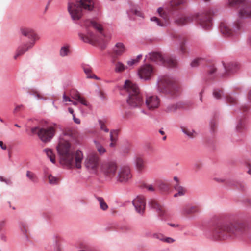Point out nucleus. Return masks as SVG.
Listing matches in <instances>:
<instances>
[{
  "label": "nucleus",
  "mask_w": 251,
  "mask_h": 251,
  "mask_svg": "<svg viewBox=\"0 0 251 251\" xmlns=\"http://www.w3.org/2000/svg\"><path fill=\"white\" fill-rule=\"evenodd\" d=\"M203 234L206 238L214 241L242 239L251 235V225L238 220L234 215H228L224 219L213 222L204 230Z\"/></svg>",
  "instance_id": "1"
},
{
  "label": "nucleus",
  "mask_w": 251,
  "mask_h": 251,
  "mask_svg": "<svg viewBox=\"0 0 251 251\" xmlns=\"http://www.w3.org/2000/svg\"><path fill=\"white\" fill-rule=\"evenodd\" d=\"M74 138L73 132L70 129H65L59 138L58 145L56 147L61 161L68 167H71L74 164V157L75 167L81 168V162L83 158L82 152L77 150L75 155L71 148L70 141Z\"/></svg>",
  "instance_id": "2"
},
{
  "label": "nucleus",
  "mask_w": 251,
  "mask_h": 251,
  "mask_svg": "<svg viewBox=\"0 0 251 251\" xmlns=\"http://www.w3.org/2000/svg\"><path fill=\"white\" fill-rule=\"evenodd\" d=\"M94 7L93 0H69L67 8L72 19L75 21L80 19L84 11H92Z\"/></svg>",
  "instance_id": "3"
},
{
  "label": "nucleus",
  "mask_w": 251,
  "mask_h": 251,
  "mask_svg": "<svg viewBox=\"0 0 251 251\" xmlns=\"http://www.w3.org/2000/svg\"><path fill=\"white\" fill-rule=\"evenodd\" d=\"M194 21H196L202 28L208 30L212 25L211 12H203L196 16L179 15L175 22L179 25H184Z\"/></svg>",
  "instance_id": "4"
},
{
  "label": "nucleus",
  "mask_w": 251,
  "mask_h": 251,
  "mask_svg": "<svg viewBox=\"0 0 251 251\" xmlns=\"http://www.w3.org/2000/svg\"><path fill=\"white\" fill-rule=\"evenodd\" d=\"M124 89L128 93L126 101L130 108H140L144 105L145 99L136 84L127 80L125 82Z\"/></svg>",
  "instance_id": "5"
},
{
  "label": "nucleus",
  "mask_w": 251,
  "mask_h": 251,
  "mask_svg": "<svg viewBox=\"0 0 251 251\" xmlns=\"http://www.w3.org/2000/svg\"><path fill=\"white\" fill-rule=\"evenodd\" d=\"M22 35L27 37L30 41L23 43L17 49L14 58L17 59L18 57L25 54L26 51L33 47L37 40L39 39V36L33 29L30 28L23 27L20 29Z\"/></svg>",
  "instance_id": "6"
},
{
  "label": "nucleus",
  "mask_w": 251,
  "mask_h": 251,
  "mask_svg": "<svg viewBox=\"0 0 251 251\" xmlns=\"http://www.w3.org/2000/svg\"><path fill=\"white\" fill-rule=\"evenodd\" d=\"M224 70L222 72H217V68L214 66H210L207 67V77L208 79H212L216 76L221 77L226 76L236 72L239 69V64L237 63L229 62L226 64L222 63Z\"/></svg>",
  "instance_id": "7"
},
{
  "label": "nucleus",
  "mask_w": 251,
  "mask_h": 251,
  "mask_svg": "<svg viewBox=\"0 0 251 251\" xmlns=\"http://www.w3.org/2000/svg\"><path fill=\"white\" fill-rule=\"evenodd\" d=\"M157 83L158 90L161 93L174 95L178 91L176 79L170 75L159 76Z\"/></svg>",
  "instance_id": "8"
},
{
  "label": "nucleus",
  "mask_w": 251,
  "mask_h": 251,
  "mask_svg": "<svg viewBox=\"0 0 251 251\" xmlns=\"http://www.w3.org/2000/svg\"><path fill=\"white\" fill-rule=\"evenodd\" d=\"M84 25L86 28V34L82 33H79V37L83 42L85 43H91L93 42H99L98 37L89 29L90 27H93L99 33L103 35V28L101 25L98 24L95 21L87 20L84 22Z\"/></svg>",
  "instance_id": "9"
},
{
  "label": "nucleus",
  "mask_w": 251,
  "mask_h": 251,
  "mask_svg": "<svg viewBox=\"0 0 251 251\" xmlns=\"http://www.w3.org/2000/svg\"><path fill=\"white\" fill-rule=\"evenodd\" d=\"M55 128L53 126L41 127L37 126L31 128L30 135H38L43 142H50L55 135Z\"/></svg>",
  "instance_id": "10"
},
{
  "label": "nucleus",
  "mask_w": 251,
  "mask_h": 251,
  "mask_svg": "<svg viewBox=\"0 0 251 251\" xmlns=\"http://www.w3.org/2000/svg\"><path fill=\"white\" fill-rule=\"evenodd\" d=\"M227 4L230 7L242 4L238 13L239 17L243 19L251 17V2L246 0H227Z\"/></svg>",
  "instance_id": "11"
},
{
  "label": "nucleus",
  "mask_w": 251,
  "mask_h": 251,
  "mask_svg": "<svg viewBox=\"0 0 251 251\" xmlns=\"http://www.w3.org/2000/svg\"><path fill=\"white\" fill-rule=\"evenodd\" d=\"M149 58L158 65H162L170 68H175L177 61L175 58L164 57L158 52H151L149 54Z\"/></svg>",
  "instance_id": "12"
},
{
  "label": "nucleus",
  "mask_w": 251,
  "mask_h": 251,
  "mask_svg": "<svg viewBox=\"0 0 251 251\" xmlns=\"http://www.w3.org/2000/svg\"><path fill=\"white\" fill-rule=\"evenodd\" d=\"M117 166L115 162L110 161H103L101 165V171L107 180H111L116 176Z\"/></svg>",
  "instance_id": "13"
},
{
  "label": "nucleus",
  "mask_w": 251,
  "mask_h": 251,
  "mask_svg": "<svg viewBox=\"0 0 251 251\" xmlns=\"http://www.w3.org/2000/svg\"><path fill=\"white\" fill-rule=\"evenodd\" d=\"M100 160L96 152H90L85 160V166L89 171L95 172L99 166Z\"/></svg>",
  "instance_id": "14"
},
{
  "label": "nucleus",
  "mask_w": 251,
  "mask_h": 251,
  "mask_svg": "<svg viewBox=\"0 0 251 251\" xmlns=\"http://www.w3.org/2000/svg\"><path fill=\"white\" fill-rule=\"evenodd\" d=\"M233 30H231L228 24L226 22H222L219 25L222 34L227 37L233 36L237 34V32L241 27L240 22H238L233 25Z\"/></svg>",
  "instance_id": "15"
},
{
  "label": "nucleus",
  "mask_w": 251,
  "mask_h": 251,
  "mask_svg": "<svg viewBox=\"0 0 251 251\" xmlns=\"http://www.w3.org/2000/svg\"><path fill=\"white\" fill-rule=\"evenodd\" d=\"M132 178L130 170L128 166H123L120 168L116 177L118 182L126 184Z\"/></svg>",
  "instance_id": "16"
},
{
  "label": "nucleus",
  "mask_w": 251,
  "mask_h": 251,
  "mask_svg": "<svg viewBox=\"0 0 251 251\" xmlns=\"http://www.w3.org/2000/svg\"><path fill=\"white\" fill-rule=\"evenodd\" d=\"M132 202L136 211L140 215H143L146 205L145 198L142 195L137 196Z\"/></svg>",
  "instance_id": "17"
},
{
  "label": "nucleus",
  "mask_w": 251,
  "mask_h": 251,
  "mask_svg": "<svg viewBox=\"0 0 251 251\" xmlns=\"http://www.w3.org/2000/svg\"><path fill=\"white\" fill-rule=\"evenodd\" d=\"M160 104V100L158 97L151 96L147 97L145 100L144 105L150 110L157 108Z\"/></svg>",
  "instance_id": "18"
},
{
  "label": "nucleus",
  "mask_w": 251,
  "mask_h": 251,
  "mask_svg": "<svg viewBox=\"0 0 251 251\" xmlns=\"http://www.w3.org/2000/svg\"><path fill=\"white\" fill-rule=\"evenodd\" d=\"M153 72V69L151 66L150 65H145L139 69L138 75L141 79L147 80L150 78L151 75Z\"/></svg>",
  "instance_id": "19"
},
{
  "label": "nucleus",
  "mask_w": 251,
  "mask_h": 251,
  "mask_svg": "<svg viewBox=\"0 0 251 251\" xmlns=\"http://www.w3.org/2000/svg\"><path fill=\"white\" fill-rule=\"evenodd\" d=\"M126 14L131 20H134L135 16L143 17V14L140 8L137 5L132 3L129 4V8L126 10Z\"/></svg>",
  "instance_id": "20"
},
{
  "label": "nucleus",
  "mask_w": 251,
  "mask_h": 251,
  "mask_svg": "<svg viewBox=\"0 0 251 251\" xmlns=\"http://www.w3.org/2000/svg\"><path fill=\"white\" fill-rule=\"evenodd\" d=\"M198 205L192 204H187L184 205L181 209L182 214H191L200 212Z\"/></svg>",
  "instance_id": "21"
},
{
  "label": "nucleus",
  "mask_w": 251,
  "mask_h": 251,
  "mask_svg": "<svg viewBox=\"0 0 251 251\" xmlns=\"http://www.w3.org/2000/svg\"><path fill=\"white\" fill-rule=\"evenodd\" d=\"M155 212L157 213L158 217L162 221H166L168 218V214L162 205H160L158 208L156 209Z\"/></svg>",
  "instance_id": "22"
},
{
  "label": "nucleus",
  "mask_w": 251,
  "mask_h": 251,
  "mask_svg": "<svg viewBox=\"0 0 251 251\" xmlns=\"http://www.w3.org/2000/svg\"><path fill=\"white\" fill-rule=\"evenodd\" d=\"M71 53V46L69 44H65L60 48L59 55L64 57L69 55Z\"/></svg>",
  "instance_id": "23"
},
{
  "label": "nucleus",
  "mask_w": 251,
  "mask_h": 251,
  "mask_svg": "<svg viewBox=\"0 0 251 251\" xmlns=\"http://www.w3.org/2000/svg\"><path fill=\"white\" fill-rule=\"evenodd\" d=\"M125 50L126 49L124 45L121 42L116 43L113 48V51L117 56L121 55Z\"/></svg>",
  "instance_id": "24"
},
{
  "label": "nucleus",
  "mask_w": 251,
  "mask_h": 251,
  "mask_svg": "<svg viewBox=\"0 0 251 251\" xmlns=\"http://www.w3.org/2000/svg\"><path fill=\"white\" fill-rule=\"evenodd\" d=\"M237 94L236 93H231L229 94L226 95L224 96V98L226 100L227 103L231 105H235L237 103V98L235 97L233 95Z\"/></svg>",
  "instance_id": "25"
},
{
  "label": "nucleus",
  "mask_w": 251,
  "mask_h": 251,
  "mask_svg": "<svg viewBox=\"0 0 251 251\" xmlns=\"http://www.w3.org/2000/svg\"><path fill=\"white\" fill-rule=\"evenodd\" d=\"M183 104L181 102H178L176 104H169L168 105L166 109V111L167 112H175L177 108H183Z\"/></svg>",
  "instance_id": "26"
},
{
  "label": "nucleus",
  "mask_w": 251,
  "mask_h": 251,
  "mask_svg": "<svg viewBox=\"0 0 251 251\" xmlns=\"http://www.w3.org/2000/svg\"><path fill=\"white\" fill-rule=\"evenodd\" d=\"M157 187L159 190L163 193L168 192L170 190V185L162 181L158 182Z\"/></svg>",
  "instance_id": "27"
},
{
  "label": "nucleus",
  "mask_w": 251,
  "mask_h": 251,
  "mask_svg": "<svg viewBox=\"0 0 251 251\" xmlns=\"http://www.w3.org/2000/svg\"><path fill=\"white\" fill-rule=\"evenodd\" d=\"M135 164L139 171H142L145 168V163L143 159L140 157H136L134 160Z\"/></svg>",
  "instance_id": "28"
},
{
  "label": "nucleus",
  "mask_w": 251,
  "mask_h": 251,
  "mask_svg": "<svg viewBox=\"0 0 251 251\" xmlns=\"http://www.w3.org/2000/svg\"><path fill=\"white\" fill-rule=\"evenodd\" d=\"M228 183L229 185L235 186L237 188L242 191L245 189V185L241 181L232 180L229 181Z\"/></svg>",
  "instance_id": "29"
},
{
  "label": "nucleus",
  "mask_w": 251,
  "mask_h": 251,
  "mask_svg": "<svg viewBox=\"0 0 251 251\" xmlns=\"http://www.w3.org/2000/svg\"><path fill=\"white\" fill-rule=\"evenodd\" d=\"M44 151L46 152L47 157L50 159V162L54 164L55 163V158L52 151L50 149L47 148L44 150Z\"/></svg>",
  "instance_id": "30"
},
{
  "label": "nucleus",
  "mask_w": 251,
  "mask_h": 251,
  "mask_svg": "<svg viewBox=\"0 0 251 251\" xmlns=\"http://www.w3.org/2000/svg\"><path fill=\"white\" fill-rule=\"evenodd\" d=\"M94 142L95 143L96 148L100 154L103 155L106 152V149L105 148L102 146L99 142L96 140H94Z\"/></svg>",
  "instance_id": "31"
},
{
  "label": "nucleus",
  "mask_w": 251,
  "mask_h": 251,
  "mask_svg": "<svg viewBox=\"0 0 251 251\" xmlns=\"http://www.w3.org/2000/svg\"><path fill=\"white\" fill-rule=\"evenodd\" d=\"M127 69V67L121 62H117L115 65V71L116 73H120Z\"/></svg>",
  "instance_id": "32"
},
{
  "label": "nucleus",
  "mask_w": 251,
  "mask_h": 251,
  "mask_svg": "<svg viewBox=\"0 0 251 251\" xmlns=\"http://www.w3.org/2000/svg\"><path fill=\"white\" fill-rule=\"evenodd\" d=\"M182 132L187 135L188 137L192 138L195 136L196 134L195 131L193 129H189L185 128H181Z\"/></svg>",
  "instance_id": "33"
},
{
  "label": "nucleus",
  "mask_w": 251,
  "mask_h": 251,
  "mask_svg": "<svg viewBox=\"0 0 251 251\" xmlns=\"http://www.w3.org/2000/svg\"><path fill=\"white\" fill-rule=\"evenodd\" d=\"M97 200L99 202L100 207L102 210H106L108 206L106 203L104 201V200L102 197H97Z\"/></svg>",
  "instance_id": "34"
},
{
  "label": "nucleus",
  "mask_w": 251,
  "mask_h": 251,
  "mask_svg": "<svg viewBox=\"0 0 251 251\" xmlns=\"http://www.w3.org/2000/svg\"><path fill=\"white\" fill-rule=\"evenodd\" d=\"M148 204L150 208L154 211L160 205L155 200L153 199H151L149 201Z\"/></svg>",
  "instance_id": "35"
},
{
  "label": "nucleus",
  "mask_w": 251,
  "mask_h": 251,
  "mask_svg": "<svg viewBox=\"0 0 251 251\" xmlns=\"http://www.w3.org/2000/svg\"><path fill=\"white\" fill-rule=\"evenodd\" d=\"M26 176L32 182L34 183H36L37 182V177L34 173L31 172L29 171H27L26 172Z\"/></svg>",
  "instance_id": "36"
},
{
  "label": "nucleus",
  "mask_w": 251,
  "mask_h": 251,
  "mask_svg": "<svg viewBox=\"0 0 251 251\" xmlns=\"http://www.w3.org/2000/svg\"><path fill=\"white\" fill-rule=\"evenodd\" d=\"M176 191L177 192L174 194V197H177L184 196L186 193V190L185 188L181 186L177 188V189H176Z\"/></svg>",
  "instance_id": "37"
},
{
  "label": "nucleus",
  "mask_w": 251,
  "mask_h": 251,
  "mask_svg": "<svg viewBox=\"0 0 251 251\" xmlns=\"http://www.w3.org/2000/svg\"><path fill=\"white\" fill-rule=\"evenodd\" d=\"M45 177H47L49 179V182L51 185L56 184L58 181V178L56 177L53 176L52 175H45Z\"/></svg>",
  "instance_id": "38"
},
{
  "label": "nucleus",
  "mask_w": 251,
  "mask_h": 251,
  "mask_svg": "<svg viewBox=\"0 0 251 251\" xmlns=\"http://www.w3.org/2000/svg\"><path fill=\"white\" fill-rule=\"evenodd\" d=\"M223 94V92L222 90L219 89H215L213 92V96L216 99H220Z\"/></svg>",
  "instance_id": "39"
},
{
  "label": "nucleus",
  "mask_w": 251,
  "mask_h": 251,
  "mask_svg": "<svg viewBox=\"0 0 251 251\" xmlns=\"http://www.w3.org/2000/svg\"><path fill=\"white\" fill-rule=\"evenodd\" d=\"M82 68L87 76L91 75L92 68L89 65L84 64L82 65Z\"/></svg>",
  "instance_id": "40"
},
{
  "label": "nucleus",
  "mask_w": 251,
  "mask_h": 251,
  "mask_svg": "<svg viewBox=\"0 0 251 251\" xmlns=\"http://www.w3.org/2000/svg\"><path fill=\"white\" fill-rule=\"evenodd\" d=\"M71 97L72 99L77 101L78 100H80V98L81 97L79 92L75 90H73L71 92Z\"/></svg>",
  "instance_id": "41"
},
{
  "label": "nucleus",
  "mask_w": 251,
  "mask_h": 251,
  "mask_svg": "<svg viewBox=\"0 0 251 251\" xmlns=\"http://www.w3.org/2000/svg\"><path fill=\"white\" fill-rule=\"evenodd\" d=\"M19 227L20 228L21 232L25 235L26 238H27V236L26 235V233L27 232L25 225L23 222H20L19 223Z\"/></svg>",
  "instance_id": "42"
},
{
  "label": "nucleus",
  "mask_w": 251,
  "mask_h": 251,
  "mask_svg": "<svg viewBox=\"0 0 251 251\" xmlns=\"http://www.w3.org/2000/svg\"><path fill=\"white\" fill-rule=\"evenodd\" d=\"M244 129H245V124L241 120H240L238 122V123L236 126V130L237 131L240 132V131H241L242 130H244Z\"/></svg>",
  "instance_id": "43"
},
{
  "label": "nucleus",
  "mask_w": 251,
  "mask_h": 251,
  "mask_svg": "<svg viewBox=\"0 0 251 251\" xmlns=\"http://www.w3.org/2000/svg\"><path fill=\"white\" fill-rule=\"evenodd\" d=\"M118 134V130H113L110 131V140L111 142H116V138L114 137V135L117 136Z\"/></svg>",
  "instance_id": "44"
},
{
  "label": "nucleus",
  "mask_w": 251,
  "mask_h": 251,
  "mask_svg": "<svg viewBox=\"0 0 251 251\" xmlns=\"http://www.w3.org/2000/svg\"><path fill=\"white\" fill-rule=\"evenodd\" d=\"M151 237L163 242L164 235L161 233H153L151 235Z\"/></svg>",
  "instance_id": "45"
},
{
  "label": "nucleus",
  "mask_w": 251,
  "mask_h": 251,
  "mask_svg": "<svg viewBox=\"0 0 251 251\" xmlns=\"http://www.w3.org/2000/svg\"><path fill=\"white\" fill-rule=\"evenodd\" d=\"M99 123L101 130H104L106 132H109V129L106 127L103 121L101 120H99Z\"/></svg>",
  "instance_id": "46"
},
{
  "label": "nucleus",
  "mask_w": 251,
  "mask_h": 251,
  "mask_svg": "<svg viewBox=\"0 0 251 251\" xmlns=\"http://www.w3.org/2000/svg\"><path fill=\"white\" fill-rule=\"evenodd\" d=\"M201 60V58L194 59L191 63V66L192 67H197L200 64Z\"/></svg>",
  "instance_id": "47"
},
{
  "label": "nucleus",
  "mask_w": 251,
  "mask_h": 251,
  "mask_svg": "<svg viewBox=\"0 0 251 251\" xmlns=\"http://www.w3.org/2000/svg\"><path fill=\"white\" fill-rule=\"evenodd\" d=\"M150 20L151 21L155 22L158 26H163V24L161 23L160 20L156 17H152L151 18Z\"/></svg>",
  "instance_id": "48"
},
{
  "label": "nucleus",
  "mask_w": 251,
  "mask_h": 251,
  "mask_svg": "<svg viewBox=\"0 0 251 251\" xmlns=\"http://www.w3.org/2000/svg\"><path fill=\"white\" fill-rule=\"evenodd\" d=\"M185 0H175L171 2V5L172 6H178L183 4L185 2Z\"/></svg>",
  "instance_id": "49"
},
{
  "label": "nucleus",
  "mask_w": 251,
  "mask_h": 251,
  "mask_svg": "<svg viewBox=\"0 0 251 251\" xmlns=\"http://www.w3.org/2000/svg\"><path fill=\"white\" fill-rule=\"evenodd\" d=\"M185 42L184 41L182 42L180 45L179 51L181 54H183L186 52V48L185 46Z\"/></svg>",
  "instance_id": "50"
},
{
  "label": "nucleus",
  "mask_w": 251,
  "mask_h": 251,
  "mask_svg": "<svg viewBox=\"0 0 251 251\" xmlns=\"http://www.w3.org/2000/svg\"><path fill=\"white\" fill-rule=\"evenodd\" d=\"M163 240V242L168 244L173 243L175 241V239H173V238L170 237H165V236Z\"/></svg>",
  "instance_id": "51"
},
{
  "label": "nucleus",
  "mask_w": 251,
  "mask_h": 251,
  "mask_svg": "<svg viewBox=\"0 0 251 251\" xmlns=\"http://www.w3.org/2000/svg\"><path fill=\"white\" fill-rule=\"evenodd\" d=\"M0 181L5 183L8 185H11L12 184V181L9 179H6L2 176H0Z\"/></svg>",
  "instance_id": "52"
},
{
  "label": "nucleus",
  "mask_w": 251,
  "mask_h": 251,
  "mask_svg": "<svg viewBox=\"0 0 251 251\" xmlns=\"http://www.w3.org/2000/svg\"><path fill=\"white\" fill-rule=\"evenodd\" d=\"M247 100L249 104L251 105V88L249 90L247 95Z\"/></svg>",
  "instance_id": "53"
},
{
  "label": "nucleus",
  "mask_w": 251,
  "mask_h": 251,
  "mask_svg": "<svg viewBox=\"0 0 251 251\" xmlns=\"http://www.w3.org/2000/svg\"><path fill=\"white\" fill-rule=\"evenodd\" d=\"M0 239L4 242H6L7 241V237L6 233H1L0 234Z\"/></svg>",
  "instance_id": "54"
},
{
  "label": "nucleus",
  "mask_w": 251,
  "mask_h": 251,
  "mask_svg": "<svg viewBox=\"0 0 251 251\" xmlns=\"http://www.w3.org/2000/svg\"><path fill=\"white\" fill-rule=\"evenodd\" d=\"M30 94L34 96L35 98H36L38 99H43V97H41V95L37 91H34L32 93H30ZM44 100H45V99H44Z\"/></svg>",
  "instance_id": "55"
},
{
  "label": "nucleus",
  "mask_w": 251,
  "mask_h": 251,
  "mask_svg": "<svg viewBox=\"0 0 251 251\" xmlns=\"http://www.w3.org/2000/svg\"><path fill=\"white\" fill-rule=\"evenodd\" d=\"M77 101L83 105L88 106L89 105L86 100L82 97H81L80 100H78Z\"/></svg>",
  "instance_id": "56"
},
{
  "label": "nucleus",
  "mask_w": 251,
  "mask_h": 251,
  "mask_svg": "<svg viewBox=\"0 0 251 251\" xmlns=\"http://www.w3.org/2000/svg\"><path fill=\"white\" fill-rule=\"evenodd\" d=\"M137 62L138 60H137V59H131V60L127 61V64L129 66H131Z\"/></svg>",
  "instance_id": "57"
},
{
  "label": "nucleus",
  "mask_w": 251,
  "mask_h": 251,
  "mask_svg": "<svg viewBox=\"0 0 251 251\" xmlns=\"http://www.w3.org/2000/svg\"><path fill=\"white\" fill-rule=\"evenodd\" d=\"M63 102H67V101H69V102H71V101H72V100H71V99L67 96L65 94V93H64L63 95Z\"/></svg>",
  "instance_id": "58"
},
{
  "label": "nucleus",
  "mask_w": 251,
  "mask_h": 251,
  "mask_svg": "<svg viewBox=\"0 0 251 251\" xmlns=\"http://www.w3.org/2000/svg\"><path fill=\"white\" fill-rule=\"evenodd\" d=\"M87 78H94L96 80L100 79V78L98 76H97L95 74H91V75H88L87 76Z\"/></svg>",
  "instance_id": "59"
},
{
  "label": "nucleus",
  "mask_w": 251,
  "mask_h": 251,
  "mask_svg": "<svg viewBox=\"0 0 251 251\" xmlns=\"http://www.w3.org/2000/svg\"><path fill=\"white\" fill-rule=\"evenodd\" d=\"M23 107H24V106L22 104L17 105L15 107V108L13 111V112L16 113L18 111L20 110L21 108H23Z\"/></svg>",
  "instance_id": "60"
},
{
  "label": "nucleus",
  "mask_w": 251,
  "mask_h": 251,
  "mask_svg": "<svg viewBox=\"0 0 251 251\" xmlns=\"http://www.w3.org/2000/svg\"><path fill=\"white\" fill-rule=\"evenodd\" d=\"M5 223L6 222L4 220L0 221V232L2 230V228L5 226Z\"/></svg>",
  "instance_id": "61"
},
{
  "label": "nucleus",
  "mask_w": 251,
  "mask_h": 251,
  "mask_svg": "<svg viewBox=\"0 0 251 251\" xmlns=\"http://www.w3.org/2000/svg\"><path fill=\"white\" fill-rule=\"evenodd\" d=\"M146 188L148 189V190L154 192L155 189L152 185H149L146 186Z\"/></svg>",
  "instance_id": "62"
},
{
  "label": "nucleus",
  "mask_w": 251,
  "mask_h": 251,
  "mask_svg": "<svg viewBox=\"0 0 251 251\" xmlns=\"http://www.w3.org/2000/svg\"><path fill=\"white\" fill-rule=\"evenodd\" d=\"M202 166V164L200 163H196L194 164V168L196 169H200Z\"/></svg>",
  "instance_id": "63"
},
{
  "label": "nucleus",
  "mask_w": 251,
  "mask_h": 251,
  "mask_svg": "<svg viewBox=\"0 0 251 251\" xmlns=\"http://www.w3.org/2000/svg\"><path fill=\"white\" fill-rule=\"evenodd\" d=\"M167 224L171 226L172 227L174 228H176L178 227L179 226V225L178 224H174V223H168Z\"/></svg>",
  "instance_id": "64"
}]
</instances>
